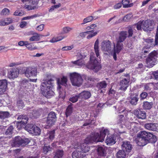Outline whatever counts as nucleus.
<instances>
[{
	"mask_svg": "<svg viewBox=\"0 0 158 158\" xmlns=\"http://www.w3.org/2000/svg\"><path fill=\"white\" fill-rule=\"evenodd\" d=\"M135 141L138 145L143 146L149 143H155L157 141L156 136L150 132L141 131L137 135Z\"/></svg>",
	"mask_w": 158,
	"mask_h": 158,
	"instance_id": "obj_1",
	"label": "nucleus"
},
{
	"mask_svg": "<svg viewBox=\"0 0 158 158\" xmlns=\"http://www.w3.org/2000/svg\"><path fill=\"white\" fill-rule=\"evenodd\" d=\"M53 81L54 80L52 78L46 79L41 83L40 87L41 93L44 96L47 98H50L55 94L52 90Z\"/></svg>",
	"mask_w": 158,
	"mask_h": 158,
	"instance_id": "obj_2",
	"label": "nucleus"
},
{
	"mask_svg": "<svg viewBox=\"0 0 158 158\" xmlns=\"http://www.w3.org/2000/svg\"><path fill=\"white\" fill-rule=\"evenodd\" d=\"M90 149L86 144H81L80 148H77L73 151L72 155V158H83L86 156L85 153L88 152Z\"/></svg>",
	"mask_w": 158,
	"mask_h": 158,
	"instance_id": "obj_3",
	"label": "nucleus"
},
{
	"mask_svg": "<svg viewBox=\"0 0 158 158\" xmlns=\"http://www.w3.org/2000/svg\"><path fill=\"white\" fill-rule=\"evenodd\" d=\"M87 67L88 69L93 70L95 72H98L101 68V66L98 61L97 58L95 57L94 52L90 53V61Z\"/></svg>",
	"mask_w": 158,
	"mask_h": 158,
	"instance_id": "obj_4",
	"label": "nucleus"
},
{
	"mask_svg": "<svg viewBox=\"0 0 158 158\" xmlns=\"http://www.w3.org/2000/svg\"><path fill=\"white\" fill-rule=\"evenodd\" d=\"M158 53L156 51L154 50L151 52L146 59L145 62L147 67L149 68L153 67L157 62Z\"/></svg>",
	"mask_w": 158,
	"mask_h": 158,
	"instance_id": "obj_5",
	"label": "nucleus"
},
{
	"mask_svg": "<svg viewBox=\"0 0 158 158\" xmlns=\"http://www.w3.org/2000/svg\"><path fill=\"white\" fill-rule=\"evenodd\" d=\"M30 142L29 139L17 136L13 140L12 146L13 147H19L20 146H25Z\"/></svg>",
	"mask_w": 158,
	"mask_h": 158,
	"instance_id": "obj_6",
	"label": "nucleus"
},
{
	"mask_svg": "<svg viewBox=\"0 0 158 158\" xmlns=\"http://www.w3.org/2000/svg\"><path fill=\"white\" fill-rule=\"evenodd\" d=\"M70 77L72 85L79 87L81 85L83 80L80 74L73 73L70 74Z\"/></svg>",
	"mask_w": 158,
	"mask_h": 158,
	"instance_id": "obj_7",
	"label": "nucleus"
},
{
	"mask_svg": "<svg viewBox=\"0 0 158 158\" xmlns=\"http://www.w3.org/2000/svg\"><path fill=\"white\" fill-rule=\"evenodd\" d=\"M17 119L20 121L16 123L17 128L20 130L27 123L28 118L26 115L21 114L19 116Z\"/></svg>",
	"mask_w": 158,
	"mask_h": 158,
	"instance_id": "obj_8",
	"label": "nucleus"
},
{
	"mask_svg": "<svg viewBox=\"0 0 158 158\" xmlns=\"http://www.w3.org/2000/svg\"><path fill=\"white\" fill-rule=\"evenodd\" d=\"M56 113L53 111H51L48 114L46 121L47 126L50 127L53 125L56 120Z\"/></svg>",
	"mask_w": 158,
	"mask_h": 158,
	"instance_id": "obj_9",
	"label": "nucleus"
},
{
	"mask_svg": "<svg viewBox=\"0 0 158 158\" xmlns=\"http://www.w3.org/2000/svg\"><path fill=\"white\" fill-rule=\"evenodd\" d=\"M24 74L27 78L35 77L37 76V68L31 67H27L24 69Z\"/></svg>",
	"mask_w": 158,
	"mask_h": 158,
	"instance_id": "obj_10",
	"label": "nucleus"
},
{
	"mask_svg": "<svg viewBox=\"0 0 158 158\" xmlns=\"http://www.w3.org/2000/svg\"><path fill=\"white\" fill-rule=\"evenodd\" d=\"M23 3L26 2L24 8L27 10H34L38 3V1H22Z\"/></svg>",
	"mask_w": 158,
	"mask_h": 158,
	"instance_id": "obj_11",
	"label": "nucleus"
},
{
	"mask_svg": "<svg viewBox=\"0 0 158 158\" xmlns=\"http://www.w3.org/2000/svg\"><path fill=\"white\" fill-rule=\"evenodd\" d=\"M111 44L109 40H104L101 44L102 51L104 52H107L108 53L112 52L113 48L111 47Z\"/></svg>",
	"mask_w": 158,
	"mask_h": 158,
	"instance_id": "obj_12",
	"label": "nucleus"
},
{
	"mask_svg": "<svg viewBox=\"0 0 158 158\" xmlns=\"http://www.w3.org/2000/svg\"><path fill=\"white\" fill-rule=\"evenodd\" d=\"M153 28L152 21L150 19L143 20L142 25V28L145 31H150Z\"/></svg>",
	"mask_w": 158,
	"mask_h": 158,
	"instance_id": "obj_13",
	"label": "nucleus"
},
{
	"mask_svg": "<svg viewBox=\"0 0 158 158\" xmlns=\"http://www.w3.org/2000/svg\"><path fill=\"white\" fill-rule=\"evenodd\" d=\"M98 136V135L97 133L95 132L91 133L85 139V142L87 144L93 143L94 142H98L97 138Z\"/></svg>",
	"mask_w": 158,
	"mask_h": 158,
	"instance_id": "obj_14",
	"label": "nucleus"
},
{
	"mask_svg": "<svg viewBox=\"0 0 158 158\" xmlns=\"http://www.w3.org/2000/svg\"><path fill=\"white\" fill-rule=\"evenodd\" d=\"M134 114L138 119H144L146 118V113L142 109H137L135 110Z\"/></svg>",
	"mask_w": 158,
	"mask_h": 158,
	"instance_id": "obj_15",
	"label": "nucleus"
},
{
	"mask_svg": "<svg viewBox=\"0 0 158 158\" xmlns=\"http://www.w3.org/2000/svg\"><path fill=\"white\" fill-rule=\"evenodd\" d=\"M19 74V70L16 68L10 69L8 71V77L9 79H14L17 77Z\"/></svg>",
	"mask_w": 158,
	"mask_h": 158,
	"instance_id": "obj_16",
	"label": "nucleus"
},
{
	"mask_svg": "<svg viewBox=\"0 0 158 158\" xmlns=\"http://www.w3.org/2000/svg\"><path fill=\"white\" fill-rule=\"evenodd\" d=\"M97 133L98 135V136L97 137L98 142H102L104 141L106 135H109V131L107 129H102L100 131V134L98 133Z\"/></svg>",
	"mask_w": 158,
	"mask_h": 158,
	"instance_id": "obj_17",
	"label": "nucleus"
},
{
	"mask_svg": "<svg viewBox=\"0 0 158 158\" xmlns=\"http://www.w3.org/2000/svg\"><path fill=\"white\" fill-rule=\"evenodd\" d=\"M105 143L107 145H112L116 143V138L114 135H107L106 140Z\"/></svg>",
	"mask_w": 158,
	"mask_h": 158,
	"instance_id": "obj_18",
	"label": "nucleus"
},
{
	"mask_svg": "<svg viewBox=\"0 0 158 158\" xmlns=\"http://www.w3.org/2000/svg\"><path fill=\"white\" fill-rule=\"evenodd\" d=\"M7 85V81L6 79L0 80V95L4 94Z\"/></svg>",
	"mask_w": 158,
	"mask_h": 158,
	"instance_id": "obj_19",
	"label": "nucleus"
},
{
	"mask_svg": "<svg viewBox=\"0 0 158 158\" xmlns=\"http://www.w3.org/2000/svg\"><path fill=\"white\" fill-rule=\"evenodd\" d=\"M129 80L124 78L120 82V89L123 91H125L128 87L129 85Z\"/></svg>",
	"mask_w": 158,
	"mask_h": 158,
	"instance_id": "obj_20",
	"label": "nucleus"
},
{
	"mask_svg": "<svg viewBox=\"0 0 158 158\" xmlns=\"http://www.w3.org/2000/svg\"><path fill=\"white\" fill-rule=\"evenodd\" d=\"M122 147L123 149L127 152H130L132 148V145L129 142L127 141L123 142Z\"/></svg>",
	"mask_w": 158,
	"mask_h": 158,
	"instance_id": "obj_21",
	"label": "nucleus"
},
{
	"mask_svg": "<svg viewBox=\"0 0 158 158\" xmlns=\"http://www.w3.org/2000/svg\"><path fill=\"white\" fill-rule=\"evenodd\" d=\"M122 42L118 41L116 46L115 44L114 43L113 51H115L118 54L123 48V45Z\"/></svg>",
	"mask_w": 158,
	"mask_h": 158,
	"instance_id": "obj_22",
	"label": "nucleus"
},
{
	"mask_svg": "<svg viewBox=\"0 0 158 158\" xmlns=\"http://www.w3.org/2000/svg\"><path fill=\"white\" fill-rule=\"evenodd\" d=\"M80 98L82 99L86 100L89 98L91 96L90 92L83 91L79 94Z\"/></svg>",
	"mask_w": 158,
	"mask_h": 158,
	"instance_id": "obj_23",
	"label": "nucleus"
},
{
	"mask_svg": "<svg viewBox=\"0 0 158 158\" xmlns=\"http://www.w3.org/2000/svg\"><path fill=\"white\" fill-rule=\"evenodd\" d=\"M127 37V32L126 31H121L119 34L118 41L119 42H123Z\"/></svg>",
	"mask_w": 158,
	"mask_h": 158,
	"instance_id": "obj_24",
	"label": "nucleus"
},
{
	"mask_svg": "<svg viewBox=\"0 0 158 158\" xmlns=\"http://www.w3.org/2000/svg\"><path fill=\"white\" fill-rule=\"evenodd\" d=\"M78 57L80 59L76 61H72V63L75 65H77L78 66H82L84 64V61L82 59L84 58L83 55L80 54L78 55Z\"/></svg>",
	"mask_w": 158,
	"mask_h": 158,
	"instance_id": "obj_25",
	"label": "nucleus"
},
{
	"mask_svg": "<svg viewBox=\"0 0 158 158\" xmlns=\"http://www.w3.org/2000/svg\"><path fill=\"white\" fill-rule=\"evenodd\" d=\"M49 35L50 34L49 33H48V35H45V36H49ZM44 36V35H40L37 33H35L34 34V35L32 36H31L29 38V40L30 41H37L40 40V37H42Z\"/></svg>",
	"mask_w": 158,
	"mask_h": 158,
	"instance_id": "obj_26",
	"label": "nucleus"
},
{
	"mask_svg": "<svg viewBox=\"0 0 158 158\" xmlns=\"http://www.w3.org/2000/svg\"><path fill=\"white\" fill-rule=\"evenodd\" d=\"M98 154L99 156H105L106 154V149L102 147H99L97 149Z\"/></svg>",
	"mask_w": 158,
	"mask_h": 158,
	"instance_id": "obj_27",
	"label": "nucleus"
},
{
	"mask_svg": "<svg viewBox=\"0 0 158 158\" xmlns=\"http://www.w3.org/2000/svg\"><path fill=\"white\" fill-rule=\"evenodd\" d=\"M146 129L151 131H156L157 128V127L155 123H147L144 126Z\"/></svg>",
	"mask_w": 158,
	"mask_h": 158,
	"instance_id": "obj_28",
	"label": "nucleus"
},
{
	"mask_svg": "<svg viewBox=\"0 0 158 158\" xmlns=\"http://www.w3.org/2000/svg\"><path fill=\"white\" fill-rule=\"evenodd\" d=\"M153 103L152 102H149L148 101H144L143 102V108L145 110H149L152 107Z\"/></svg>",
	"mask_w": 158,
	"mask_h": 158,
	"instance_id": "obj_29",
	"label": "nucleus"
},
{
	"mask_svg": "<svg viewBox=\"0 0 158 158\" xmlns=\"http://www.w3.org/2000/svg\"><path fill=\"white\" fill-rule=\"evenodd\" d=\"M99 40L97 39L95 41L94 46V49L96 55L97 57H98L99 56Z\"/></svg>",
	"mask_w": 158,
	"mask_h": 158,
	"instance_id": "obj_30",
	"label": "nucleus"
},
{
	"mask_svg": "<svg viewBox=\"0 0 158 158\" xmlns=\"http://www.w3.org/2000/svg\"><path fill=\"white\" fill-rule=\"evenodd\" d=\"M138 95L137 94L131 95V100L130 101V103L132 105H136L138 101Z\"/></svg>",
	"mask_w": 158,
	"mask_h": 158,
	"instance_id": "obj_31",
	"label": "nucleus"
},
{
	"mask_svg": "<svg viewBox=\"0 0 158 158\" xmlns=\"http://www.w3.org/2000/svg\"><path fill=\"white\" fill-rule=\"evenodd\" d=\"M73 104L70 103V104L67 107L65 112V114L66 117L70 116L72 113L73 111Z\"/></svg>",
	"mask_w": 158,
	"mask_h": 158,
	"instance_id": "obj_32",
	"label": "nucleus"
},
{
	"mask_svg": "<svg viewBox=\"0 0 158 158\" xmlns=\"http://www.w3.org/2000/svg\"><path fill=\"white\" fill-rule=\"evenodd\" d=\"M86 32V34H87V35H88L86 37V38L88 39H90L92 37L96 35L98 33L97 31L94 32V30L87 31Z\"/></svg>",
	"mask_w": 158,
	"mask_h": 158,
	"instance_id": "obj_33",
	"label": "nucleus"
},
{
	"mask_svg": "<svg viewBox=\"0 0 158 158\" xmlns=\"http://www.w3.org/2000/svg\"><path fill=\"white\" fill-rule=\"evenodd\" d=\"M64 155V151L62 150H57L54 152V158H62Z\"/></svg>",
	"mask_w": 158,
	"mask_h": 158,
	"instance_id": "obj_34",
	"label": "nucleus"
},
{
	"mask_svg": "<svg viewBox=\"0 0 158 158\" xmlns=\"http://www.w3.org/2000/svg\"><path fill=\"white\" fill-rule=\"evenodd\" d=\"M35 126L36 125L33 124H28L25 126V129L29 133L32 134L33 132Z\"/></svg>",
	"mask_w": 158,
	"mask_h": 158,
	"instance_id": "obj_35",
	"label": "nucleus"
},
{
	"mask_svg": "<svg viewBox=\"0 0 158 158\" xmlns=\"http://www.w3.org/2000/svg\"><path fill=\"white\" fill-rule=\"evenodd\" d=\"M107 83L105 81H103L97 83V87L100 89H105L106 88Z\"/></svg>",
	"mask_w": 158,
	"mask_h": 158,
	"instance_id": "obj_36",
	"label": "nucleus"
},
{
	"mask_svg": "<svg viewBox=\"0 0 158 158\" xmlns=\"http://www.w3.org/2000/svg\"><path fill=\"white\" fill-rule=\"evenodd\" d=\"M10 113L8 111H0V119H4L8 118L10 116Z\"/></svg>",
	"mask_w": 158,
	"mask_h": 158,
	"instance_id": "obj_37",
	"label": "nucleus"
},
{
	"mask_svg": "<svg viewBox=\"0 0 158 158\" xmlns=\"http://www.w3.org/2000/svg\"><path fill=\"white\" fill-rule=\"evenodd\" d=\"M84 78L88 82H95V81L98 80V79L97 78H95L91 76H87L85 75H84Z\"/></svg>",
	"mask_w": 158,
	"mask_h": 158,
	"instance_id": "obj_38",
	"label": "nucleus"
},
{
	"mask_svg": "<svg viewBox=\"0 0 158 158\" xmlns=\"http://www.w3.org/2000/svg\"><path fill=\"white\" fill-rule=\"evenodd\" d=\"M117 156L118 158H125L126 154L125 151L123 149L119 150L117 153Z\"/></svg>",
	"mask_w": 158,
	"mask_h": 158,
	"instance_id": "obj_39",
	"label": "nucleus"
},
{
	"mask_svg": "<svg viewBox=\"0 0 158 158\" xmlns=\"http://www.w3.org/2000/svg\"><path fill=\"white\" fill-rule=\"evenodd\" d=\"M122 2L123 7L124 8L131 7L133 5L132 3H130V1H122Z\"/></svg>",
	"mask_w": 158,
	"mask_h": 158,
	"instance_id": "obj_40",
	"label": "nucleus"
},
{
	"mask_svg": "<svg viewBox=\"0 0 158 158\" xmlns=\"http://www.w3.org/2000/svg\"><path fill=\"white\" fill-rule=\"evenodd\" d=\"M13 130V127L12 126H10L7 129L5 133V135H6L8 136V137L10 138L11 136L10 135H11L12 133Z\"/></svg>",
	"mask_w": 158,
	"mask_h": 158,
	"instance_id": "obj_41",
	"label": "nucleus"
},
{
	"mask_svg": "<svg viewBox=\"0 0 158 158\" xmlns=\"http://www.w3.org/2000/svg\"><path fill=\"white\" fill-rule=\"evenodd\" d=\"M80 98L79 94L75 95L69 98V100L73 103H75L77 102Z\"/></svg>",
	"mask_w": 158,
	"mask_h": 158,
	"instance_id": "obj_42",
	"label": "nucleus"
},
{
	"mask_svg": "<svg viewBox=\"0 0 158 158\" xmlns=\"http://www.w3.org/2000/svg\"><path fill=\"white\" fill-rule=\"evenodd\" d=\"M144 41L146 42L148 44V48H150L151 47L153 46H154V44H153V39H145L144 40Z\"/></svg>",
	"mask_w": 158,
	"mask_h": 158,
	"instance_id": "obj_43",
	"label": "nucleus"
},
{
	"mask_svg": "<svg viewBox=\"0 0 158 158\" xmlns=\"http://www.w3.org/2000/svg\"><path fill=\"white\" fill-rule=\"evenodd\" d=\"M52 148L50 146H47L45 145L43 148V153L46 154L49 152L51 151Z\"/></svg>",
	"mask_w": 158,
	"mask_h": 158,
	"instance_id": "obj_44",
	"label": "nucleus"
},
{
	"mask_svg": "<svg viewBox=\"0 0 158 158\" xmlns=\"http://www.w3.org/2000/svg\"><path fill=\"white\" fill-rule=\"evenodd\" d=\"M25 46L28 50L30 51H32L37 49L36 47H34V45L32 46L31 44L28 43V41H27V43H26Z\"/></svg>",
	"mask_w": 158,
	"mask_h": 158,
	"instance_id": "obj_45",
	"label": "nucleus"
},
{
	"mask_svg": "<svg viewBox=\"0 0 158 158\" xmlns=\"http://www.w3.org/2000/svg\"><path fill=\"white\" fill-rule=\"evenodd\" d=\"M34 131L32 134H34L35 135H39L41 132V130L39 127L36 126H35L34 127Z\"/></svg>",
	"mask_w": 158,
	"mask_h": 158,
	"instance_id": "obj_46",
	"label": "nucleus"
},
{
	"mask_svg": "<svg viewBox=\"0 0 158 158\" xmlns=\"http://www.w3.org/2000/svg\"><path fill=\"white\" fill-rule=\"evenodd\" d=\"M93 19V18L92 16H88L83 19V23H81V25L85 24L88 22H90Z\"/></svg>",
	"mask_w": 158,
	"mask_h": 158,
	"instance_id": "obj_47",
	"label": "nucleus"
},
{
	"mask_svg": "<svg viewBox=\"0 0 158 158\" xmlns=\"http://www.w3.org/2000/svg\"><path fill=\"white\" fill-rule=\"evenodd\" d=\"M17 106L19 109H22L24 106V103L22 100H19L17 102Z\"/></svg>",
	"mask_w": 158,
	"mask_h": 158,
	"instance_id": "obj_48",
	"label": "nucleus"
},
{
	"mask_svg": "<svg viewBox=\"0 0 158 158\" xmlns=\"http://www.w3.org/2000/svg\"><path fill=\"white\" fill-rule=\"evenodd\" d=\"M152 86V84L151 83L146 84L144 86V89L147 91H149L151 90V87Z\"/></svg>",
	"mask_w": 158,
	"mask_h": 158,
	"instance_id": "obj_49",
	"label": "nucleus"
},
{
	"mask_svg": "<svg viewBox=\"0 0 158 158\" xmlns=\"http://www.w3.org/2000/svg\"><path fill=\"white\" fill-rule=\"evenodd\" d=\"M67 81V79L66 77L63 76L61 79V81L60 82V84L65 86L66 85V83Z\"/></svg>",
	"mask_w": 158,
	"mask_h": 158,
	"instance_id": "obj_50",
	"label": "nucleus"
},
{
	"mask_svg": "<svg viewBox=\"0 0 158 158\" xmlns=\"http://www.w3.org/2000/svg\"><path fill=\"white\" fill-rule=\"evenodd\" d=\"M124 118V115L122 114L119 115L118 116L117 123L121 124L123 121Z\"/></svg>",
	"mask_w": 158,
	"mask_h": 158,
	"instance_id": "obj_51",
	"label": "nucleus"
},
{
	"mask_svg": "<svg viewBox=\"0 0 158 158\" xmlns=\"http://www.w3.org/2000/svg\"><path fill=\"white\" fill-rule=\"evenodd\" d=\"M55 131L53 130L50 132L49 133L48 138L51 140H52L55 136Z\"/></svg>",
	"mask_w": 158,
	"mask_h": 158,
	"instance_id": "obj_52",
	"label": "nucleus"
},
{
	"mask_svg": "<svg viewBox=\"0 0 158 158\" xmlns=\"http://www.w3.org/2000/svg\"><path fill=\"white\" fill-rule=\"evenodd\" d=\"M128 28V35L127 36L128 37H132L133 35V30L132 27L131 26H129L127 27Z\"/></svg>",
	"mask_w": 158,
	"mask_h": 158,
	"instance_id": "obj_53",
	"label": "nucleus"
},
{
	"mask_svg": "<svg viewBox=\"0 0 158 158\" xmlns=\"http://www.w3.org/2000/svg\"><path fill=\"white\" fill-rule=\"evenodd\" d=\"M73 29V28L69 27H64L63 28V31L64 33H67Z\"/></svg>",
	"mask_w": 158,
	"mask_h": 158,
	"instance_id": "obj_54",
	"label": "nucleus"
},
{
	"mask_svg": "<svg viewBox=\"0 0 158 158\" xmlns=\"http://www.w3.org/2000/svg\"><path fill=\"white\" fill-rule=\"evenodd\" d=\"M143 21H140L136 24V28L137 30H141L142 26V27L143 23Z\"/></svg>",
	"mask_w": 158,
	"mask_h": 158,
	"instance_id": "obj_55",
	"label": "nucleus"
},
{
	"mask_svg": "<svg viewBox=\"0 0 158 158\" xmlns=\"http://www.w3.org/2000/svg\"><path fill=\"white\" fill-rule=\"evenodd\" d=\"M148 94L147 92H143L140 95V100H143L145 99L147 97Z\"/></svg>",
	"mask_w": 158,
	"mask_h": 158,
	"instance_id": "obj_56",
	"label": "nucleus"
},
{
	"mask_svg": "<svg viewBox=\"0 0 158 158\" xmlns=\"http://www.w3.org/2000/svg\"><path fill=\"white\" fill-rule=\"evenodd\" d=\"M132 14L130 13L127 14L125 15L124 18L123 19L125 21L127 22L132 17Z\"/></svg>",
	"mask_w": 158,
	"mask_h": 158,
	"instance_id": "obj_57",
	"label": "nucleus"
},
{
	"mask_svg": "<svg viewBox=\"0 0 158 158\" xmlns=\"http://www.w3.org/2000/svg\"><path fill=\"white\" fill-rule=\"evenodd\" d=\"M96 27L97 25L96 24H92L89 26L86 27L85 28V30L86 31L94 30V28Z\"/></svg>",
	"mask_w": 158,
	"mask_h": 158,
	"instance_id": "obj_58",
	"label": "nucleus"
},
{
	"mask_svg": "<svg viewBox=\"0 0 158 158\" xmlns=\"http://www.w3.org/2000/svg\"><path fill=\"white\" fill-rule=\"evenodd\" d=\"M93 121L94 120H91L90 119L86 120L85 123L82 125V126L81 127H83L84 126H87L90 124H91Z\"/></svg>",
	"mask_w": 158,
	"mask_h": 158,
	"instance_id": "obj_59",
	"label": "nucleus"
},
{
	"mask_svg": "<svg viewBox=\"0 0 158 158\" xmlns=\"http://www.w3.org/2000/svg\"><path fill=\"white\" fill-rule=\"evenodd\" d=\"M51 2L54 4V5L53 6L55 9L59 8L61 6L60 3H59L56 4V2L55 1H52Z\"/></svg>",
	"mask_w": 158,
	"mask_h": 158,
	"instance_id": "obj_60",
	"label": "nucleus"
},
{
	"mask_svg": "<svg viewBox=\"0 0 158 158\" xmlns=\"http://www.w3.org/2000/svg\"><path fill=\"white\" fill-rule=\"evenodd\" d=\"M73 46H68L66 47H63L61 49L63 51H67L69 50L72 49L73 48Z\"/></svg>",
	"mask_w": 158,
	"mask_h": 158,
	"instance_id": "obj_61",
	"label": "nucleus"
},
{
	"mask_svg": "<svg viewBox=\"0 0 158 158\" xmlns=\"http://www.w3.org/2000/svg\"><path fill=\"white\" fill-rule=\"evenodd\" d=\"M4 20L6 23V25L12 23L13 22L12 19L10 18H7L5 19Z\"/></svg>",
	"mask_w": 158,
	"mask_h": 158,
	"instance_id": "obj_62",
	"label": "nucleus"
},
{
	"mask_svg": "<svg viewBox=\"0 0 158 158\" xmlns=\"http://www.w3.org/2000/svg\"><path fill=\"white\" fill-rule=\"evenodd\" d=\"M44 25L43 24H41L38 26L36 28V30L39 31H42L44 28Z\"/></svg>",
	"mask_w": 158,
	"mask_h": 158,
	"instance_id": "obj_63",
	"label": "nucleus"
},
{
	"mask_svg": "<svg viewBox=\"0 0 158 158\" xmlns=\"http://www.w3.org/2000/svg\"><path fill=\"white\" fill-rule=\"evenodd\" d=\"M9 13V10L7 8L4 9L2 11V14L3 15H8Z\"/></svg>",
	"mask_w": 158,
	"mask_h": 158,
	"instance_id": "obj_64",
	"label": "nucleus"
}]
</instances>
